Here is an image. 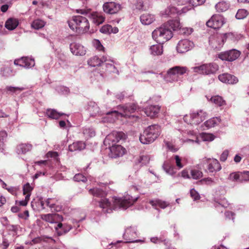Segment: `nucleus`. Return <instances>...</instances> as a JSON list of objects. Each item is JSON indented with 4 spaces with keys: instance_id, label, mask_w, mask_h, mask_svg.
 Returning a JSON list of instances; mask_svg holds the SVG:
<instances>
[{
    "instance_id": "obj_1",
    "label": "nucleus",
    "mask_w": 249,
    "mask_h": 249,
    "mask_svg": "<svg viewBox=\"0 0 249 249\" xmlns=\"http://www.w3.org/2000/svg\"><path fill=\"white\" fill-rule=\"evenodd\" d=\"M106 187L105 185L100 186L89 190V193L92 194L95 200L98 202L99 207L104 213H111L113 210H125L132 205L138 199V197H133L128 194L122 197L114 196L111 199L105 197L106 195Z\"/></svg>"
},
{
    "instance_id": "obj_2",
    "label": "nucleus",
    "mask_w": 249,
    "mask_h": 249,
    "mask_svg": "<svg viewBox=\"0 0 249 249\" xmlns=\"http://www.w3.org/2000/svg\"><path fill=\"white\" fill-rule=\"evenodd\" d=\"M118 110H112L106 113V117L103 118V122L113 123L119 116L128 115L129 113H133L137 109V106L134 103H128L117 107Z\"/></svg>"
},
{
    "instance_id": "obj_3",
    "label": "nucleus",
    "mask_w": 249,
    "mask_h": 249,
    "mask_svg": "<svg viewBox=\"0 0 249 249\" xmlns=\"http://www.w3.org/2000/svg\"><path fill=\"white\" fill-rule=\"evenodd\" d=\"M161 131L160 126L154 124L147 126L139 137L140 142L144 144L153 142L160 135Z\"/></svg>"
},
{
    "instance_id": "obj_4",
    "label": "nucleus",
    "mask_w": 249,
    "mask_h": 249,
    "mask_svg": "<svg viewBox=\"0 0 249 249\" xmlns=\"http://www.w3.org/2000/svg\"><path fill=\"white\" fill-rule=\"evenodd\" d=\"M68 24L72 31L78 34L87 32L89 28V24L87 18L81 16H73L72 19L68 21Z\"/></svg>"
},
{
    "instance_id": "obj_5",
    "label": "nucleus",
    "mask_w": 249,
    "mask_h": 249,
    "mask_svg": "<svg viewBox=\"0 0 249 249\" xmlns=\"http://www.w3.org/2000/svg\"><path fill=\"white\" fill-rule=\"evenodd\" d=\"M172 37V31L165 23L157 28L152 32V37L157 43H164Z\"/></svg>"
},
{
    "instance_id": "obj_6",
    "label": "nucleus",
    "mask_w": 249,
    "mask_h": 249,
    "mask_svg": "<svg viewBox=\"0 0 249 249\" xmlns=\"http://www.w3.org/2000/svg\"><path fill=\"white\" fill-rule=\"evenodd\" d=\"M189 71L186 67L177 66L169 69L165 75L164 79L170 82L178 81V76L188 73Z\"/></svg>"
},
{
    "instance_id": "obj_7",
    "label": "nucleus",
    "mask_w": 249,
    "mask_h": 249,
    "mask_svg": "<svg viewBox=\"0 0 249 249\" xmlns=\"http://www.w3.org/2000/svg\"><path fill=\"white\" fill-rule=\"evenodd\" d=\"M139 235L140 233L137 227L131 226L125 229L123 237L125 243H140L141 244L145 243L144 238L142 239H136Z\"/></svg>"
},
{
    "instance_id": "obj_8",
    "label": "nucleus",
    "mask_w": 249,
    "mask_h": 249,
    "mask_svg": "<svg viewBox=\"0 0 249 249\" xmlns=\"http://www.w3.org/2000/svg\"><path fill=\"white\" fill-rule=\"evenodd\" d=\"M207 116L206 112L203 110H198L190 113L189 115H185L183 120L188 124L197 125L204 121Z\"/></svg>"
},
{
    "instance_id": "obj_9",
    "label": "nucleus",
    "mask_w": 249,
    "mask_h": 249,
    "mask_svg": "<svg viewBox=\"0 0 249 249\" xmlns=\"http://www.w3.org/2000/svg\"><path fill=\"white\" fill-rule=\"evenodd\" d=\"M200 165L209 173L217 172L221 169V166L215 159L204 158L200 161Z\"/></svg>"
},
{
    "instance_id": "obj_10",
    "label": "nucleus",
    "mask_w": 249,
    "mask_h": 249,
    "mask_svg": "<svg viewBox=\"0 0 249 249\" xmlns=\"http://www.w3.org/2000/svg\"><path fill=\"white\" fill-rule=\"evenodd\" d=\"M126 138L125 134L123 132L113 131L107 135L104 141V144L108 146V148L117 144L121 140H124Z\"/></svg>"
},
{
    "instance_id": "obj_11",
    "label": "nucleus",
    "mask_w": 249,
    "mask_h": 249,
    "mask_svg": "<svg viewBox=\"0 0 249 249\" xmlns=\"http://www.w3.org/2000/svg\"><path fill=\"white\" fill-rule=\"evenodd\" d=\"M194 72L206 75L214 74L219 69V66L214 63L203 64L192 68Z\"/></svg>"
},
{
    "instance_id": "obj_12",
    "label": "nucleus",
    "mask_w": 249,
    "mask_h": 249,
    "mask_svg": "<svg viewBox=\"0 0 249 249\" xmlns=\"http://www.w3.org/2000/svg\"><path fill=\"white\" fill-rule=\"evenodd\" d=\"M241 52L236 49H231L222 52L218 54V57L223 61L232 62L240 55Z\"/></svg>"
},
{
    "instance_id": "obj_13",
    "label": "nucleus",
    "mask_w": 249,
    "mask_h": 249,
    "mask_svg": "<svg viewBox=\"0 0 249 249\" xmlns=\"http://www.w3.org/2000/svg\"><path fill=\"white\" fill-rule=\"evenodd\" d=\"M14 64L16 66L29 69L35 66V61L34 58L32 57L24 56L15 59Z\"/></svg>"
},
{
    "instance_id": "obj_14",
    "label": "nucleus",
    "mask_w": 249,
    "mask_h": 249,
    "mask_svg": "<svg viewBox=\"0 0 249 249\" xmlns=\"http://www.w3.org/2000/svg\"><path fill=\"white\" fill-rule=\"evenodd\" d=\"M224 42V36L222 34H216L209 38V44L214 49H220Z\"/></svg>"
},
{
    "instance_id": "obj_15",
    "label": "nucleus",
    "mask_w": 249,
    "mask_h": 249,
    "mask_svg": "<svg viewBox=\"0 0 249 249\" xmlns=\"http://www.w3.org/2000/svg\"><path fill=\"white\" fill-rule=\"evenodd\" d=\"M103 59L104 60V64H103V69H105L106 74L115 73L117 75L119 74V71L114 65V62L111 60L109 56L104 55Z\"/></svg>"
},
{
    "instance_id": "obj_16",
    "label": "nucleus",
    "mask_w": 249,
    "mask_h": 249,
    "mask_svg": "<svg viewBox=\"0 0 249 249\" xmlns=\"http://www.w3.org/2000/svg\"><path fill=\"white\" fill-rule=\"evenodd\" d=\"M87 110L89 112L91 116L95 117L97 116H101L104 115L102 118L101 122L103 121V118L106 117V113L108 112H104L100 110V108L97 104L94 102L90 101L88 104Z\"/></svg>"
},
{
    "instance_id": "obj_17",
    "label": "nucleus",
    "mask_w": 249,
    "mask_h": 249,
    "mask_svg": "<svg viewBox=\"0 0 249 249\" xmlns=\"http://www.w3.org/2000/svg\"><path fill=\"white\" fill-rule=\"evenodd\" d=\"M194 44L192 41L184 39L180 40L178 43L176 49L178 53H183L188 52L193 48Z\"/></svg>"
},
{
    "instance_id": "obj_18",
    "label": "nucleus",
    "mask_w": 249,
    "mask_h": 249,
    "mask_svg": "<svg viewBox=\"0 0 249 249\" xmlns=\"http://www.w3.org/2000/svg\"><path fill=\"white\" fill-rule=\"evenodd\" d=\"M225 23L224 18L220 15L213 16L207 22L208 27L214 29L221 27Z\"/></svg>"
},
{
    "instance_id": "obj_19",
    "label": "nucleus",
    "mask_w": 249,
    "mask_h": 249,
    "mask_svg": "<svg viewBox=\"0 0 249 249\" xmlns=\"http://www.w3.org/2000/svg\"><path fill=\"white\" fill-rule=\"evenodd\" d=\"M103 8L105 13L114 14L121 10V6L120 4L114 2H107L103 4Z\"/></svg>"
},
{
    "instance_id": "obj_20",
    "label": "nucleus",
    "mask_w": 249,
    "mask_h": 249,
    "mask_svg": "<svg viewBox=\"0 0 249 249\" xmlns=\"http://www.w3.org/2000/svg\"><path fill=\"white\" fill-rule=\"evenodd\" d=\"M70 49L71 53L76 56H83L86 53V48L82 44L76 42L71 43Z\"/></svg>"
},
{
    "instance_id": "obj_21",
    "label": "nucleus",
    "mask_w": 249,
    "mask_h": 249,
    "mask_svg": "<svg viewBox=\"0 0 249 249\" xmlns=\"http://www.w3.org/2000/svg\"><path fill=\"white\" fill-rule=\"evenodd\" d=\"M109 156L111 158H116L123 156L125 152V149L121 145L116 144L111 146L110 148Z\"/></svg>"
},
{
    "instance_id": "obj_22",
    "label": "nucleus",
    "mask_w": 249,
    "mask_h": 249,
    "mask_svg": "<svg viewBox=\"0 0 249 249\" xmlns=\"http://www.w3.org/2000/svg\"><path fill=\"white\" fill-rule=\"evenodd\" d=\"M218 79L222 83L228 84H235L238 82V79L234 75L224 73L218 75Z\"/></svg>"
},
{
    "instance_id": "obj_23",
    "label": "nucleus",
    "mask_w": 249,
    "mask_h": 249,
    "mask_svg": "<svg viewBox=\"0 0 249 249\" xmlns=\"http://www.w3.org/2000/svg\"><path fill=\"white\" fill-rule=\"evenodd\" d=\"M41 218L42 220L51 223H55L56 219L63 220L62 216L58 214H44L41 215Z\"/></svg>"
},
{
    "instance_id": "obj_24",
    "label": "nucleus",
    "mask_w": 249,
    "mask_h": 249,
    "mask_svg": "<svg viewBox=\"0 0 249 249\" xmlns=\"http://www.w3.org/2000/svg\"><path fill=\"white\" fill-rule=\"evenodd\" d=\"M160 107L157 105H151L145 108V114L151 118L155 117L159 112Z\"/></svg>"
},
{
    "instance_id": "obj_25",
    "label": "nucleus",
    "mask_w": 249,
    "mask_h": 249,
    "mask_svg": "<svg viewBox=\"0 0 249 249\" xmlns=\"http://www.w3.org/2000/svg\"><path fill=\"white\" fill-rule=\"evenodd\" d=\"M158 43L151 46L149 48L150 53L153 56L160 55L163 53V43Z\"/></svg>"
},
{
    "instance_id": "obj_26",
    "label": "nucleus",
    "mask_w": 249,
    "mask_h": 249,
    "mask_svg": "<svg viewBox=\"0 0 249 249\" xmlns=\"http://www.w3.org/2000/svg\"><path fill=\"white\" fill-rule=\"evenodd\" d=\"M90 17L93 22L97 25H99L104 22L105 18L102 13L97 12H92L90 15Z\"/></svg>"
},
{
    "instance_id": "obj_27",
    "label": "nucleus",
    "mask_w": 249,
    "mask_h": 249,
    "mask_svg": "<svg viewBox=\"0 0 249 249\" xmlns=\"http://www.w3.org/2000/svg\"><path fill=\"white\" fill-rule=\"evenodd\" d=\"M88 65L91 67H96L98 66H101L103 67L104 64V60L103 59V56L101 58H99L97 56H94L90 58L88 61Z\"/></svg>"
},
{
    "instance_id": "obj_28",
    "label": "nucleus",
    "mask_w": 249,
    "mask_h": 249,
    "mask_svg": "<svg viewBox=\"0 0 249 249\" xmlns=\"http://www.w3.org/2000/svg\"><path fill=\"white\" fill-rule=\"evenodd\" d=\"M231 6L230 3L228 1L221 0L215 5V9L218 12H224L228 10Z\"/></svg>"
},
{
    "instance_id": "obj_29",
    "label": "nucleus",
    "mask_w": 249,
    "mask_h": 249,
    "mask_svg": "<svg viewBox=\"0 0 249 249\" xmlns=\"http://www.w3.org/2000/svg\"><path fill=\"white\" fill-rule=\"evenodd\" d=\"M214 205L218 211H220L221 207L227 208L229 205L228 201L225 198L214 197Z\"/></svg>"
},
{
    "instance_id": "obj_30",
    "label": "nucleus",
    "mask_w": 249,
    "mask_h": 249,
    "mask_svg": "<svg viewBox=\"0 0 249 249\" xmlns=\"http://www.w3.org/2000/svg\"><path fill=\"white\" fill-rule=\"evenodd\" d=\"M149 203L156 209L158 207H160L161 209H165L170 205L169 202L158 199L151 200L149 201Z\"/></svg>"
},
{
    "instance_id": "obj_31",
    "label": "nucleus",
    "mask_w": 249,
    "mask_h": 249,
    "mask_svg": "<svg viewBox=\"0 0 249 249\" xmlns=\"http://www.w3.org/2000/svg\"><path fill=\"white\" fill-rule=\"evenodd\" d=\"M206 97L208 101H211L217 106L222 107L225 105V101L220 96L216 95L210 97L206 95Z\"/></svg>"
},
{
    "instance_id": "obj_32",
    "label": "nucleus",
    "mask_w": 249,
    "mask_h": 249,
    "mask_svg": "<svg viewBox=\"0 0 249 249\" xmlns=\"http://www.w3.org/2000/svg\"><path fill=\"white\" fill-rule=\"evenodd\" d=\"M86 144L82 141H78L73 142L72 144L69 145V150L71 152L75 151H81L85 148Z\"/></svg>"
},
{
    "instance_id": "obj_33",
    "label": "nucleus",
    "mask_w": 249,
    "mask_h": 249,
    "mask_svg": "<svg viewBox=\"0 0 249 249\" xmlns=\"http://www.w3.org/2000/svg\"><path fill=\"white\" fill-rule=\"evenodd\" d=\"M32 148V145L29 143H21L18 145L16 148L18 154H24L30 151Z\"/></svg>"
},
{
    "instance_id": "obj_34",
    "label": "nucleus",
    "mask_w": 249,
    "mask_h": 249,
    "mask_svg": "<svg viewBox=\"0 0 249 249\" xmlns=\"http://www.w3.org/2000/svg\"><path fill=\"white\" fill-rule=\"evenodd\" d=\"M140 20L143 25H149L155 20V17L150 14H144L140 17Z\"/></svg>"
},
{
    "instance_id": "obj_35",
    "label": "nucleus",
    "mask_w": 249,
    "mask_h": 249,
    "mask_svg": "<svg viewBox=\"0 0 249 249\" xmlns=\"http://www.w3.org/2000/svg\"><path fill=\"white\" fill-rule=\"evenodd\" d=\"M100 31L104 34H110L111 33H117L119 30L116 27H112L110 25L106 24L101 28Z\"/></svg>"
},
{
    "instance_id": "obj_36",
    "label": "nucleus",
    "mask_w": 249,
    "mask_h": 249,
    "mask_svg": "<svg viewBox=\"0 0 249 249\" xmlns=\"http://www.w3.org/2000/svg\"><path fill=\"white\" fill-rule=\"evenodd\" d=\"M165 24L171 30H173L174 31H179L180 28L181 26V24L178 19L170 20L165 23Z\"/></svg>"
},
{
    "instance_id": "obj_37",
    "label": "nucleus",
    "mask_w": 249,
    "mask_h": 249,
    "mask_svg": "<svg viewBox=\"0 0 249 249\" xmlns=\"http://www.w3.org/2000/svg\"><path fill=\"white\" fill-rule=\"evenodd\" d=\"M18 25V21L16 18H10L7 20L5 23V27L9 30H13Z\"/></svg>"
},
{
    "instance_id": "obj_38",
    "label": "nucleus",
    "mask_w": 249,
    "mask_h": 249,
    "mask_svg": "<svg viewBox=\"0 0 249 249\" xmlns=\"http://www.w3.org/2000/svg\"><path fill=\"white\" fill-rule=\"evenodd\" d=\"M220 122V119L218 117H213L206 121L204 123V126L207 129H209L217 125Z\"/></svg>"
},
{
    "instance_id": "obj_39",
    "label": "nucleus",
    "mask_w": 249,
    "mask_h": 249,
    "mask_svg": "<svg viewBox=\"0 0 249 249\" xmlns=\"http://www.w3.org/2000/svg\"><path fill=\"white\" fill-rule=\"evenodd\" d=\"M46 113L49 118L55 120L59 119L60 117L63 114V113L57 112L54 109H47Z\"/></svg>"
},
{
    "instance_id": "obj_40",
    "label": "nucleus",
    "mask_w": 249,
    "mask_h": 249,
    "mask_svg": "<svg viewBox=\"0 0 249 249\" xmlns=\"http://www.w3.org/2000/svg\"><path fill=\"white\" fill-rule=\"evenodd\" d=\"M179 11L178 10V8L176 7L175 6H170L168 7L162 13V16H170L171 17L175 14L178 15V12Z\"/></svg>"
},
{
    "instance_id": "obj_41",
    "label": "nucleus",
    "mask_w": 249,
    "mask_h": 249,
    "mask_svg": "<svg viewBox=\"0 0 249 249\" xmlns=\"http://www.w3.org/2000/svg\"><path fill=\"white\" fill-rule=\"evenodd\" d=\"M82 133L85 139H89L95 135V131L92 127H86L82 129Z\"/></svg>"
},
{
    "instance_id": "obj_42",
    "label": "nucleus",
    "mask_w": 249,
    "mask_h": 249,
    "mask_svg": "<svg viewBox=\"0 0 249 249\" xmlns=\"http://www.w3.org/2000/svg\"><path fill=\"white\" fill-rule=\"evenodd\" d=\"M223 35L224 36V41L228 39L234 42L240 39L242 37L241 35L233 33H228Z\"/></svg>"
},
{
    "instance_id": "obj_43",
    "label": "nucleus",
    "mask_w": 249,
    "mask_h": 249,
    "mask_svg": "<svg viewBox=\"0 0 249 249\" xmlns=\"http://www.w3.org/2000/svg\"><path fill=\"white\" fill-rule=\"evenodd\" d=\"M24 89H25L23 87H16L12 86H7L5 89L7 93L11 95H17Z\"/></svg>"
},
{
    "instance_id": "obj_44",
    "label": "nucleus",
    "mask_w": 249,
    "mask_h": 249,
    "mask_svg": "<svg viewBox=\"0 0 249 249\" xmlns=\"http://www.w3.org/2000/svg\"><path fill=\"white\" fill-rule=\"evenodd\" d=\"M45 25V22L43 20L40 19H36L32 23L31 27L35 29L39 30L43 28Z\"/></svg>"
},
{
    "instance_id": "obj_45",
    "label": "nucleus",
    "mask_w": 249,
    "mask_h": 249,
    "mask_svg": "<svg viewBox=\"0 0 249 249\" xmlns=\"http://www.w3.org/2000/svg\"><path fill=\"white\" fill-rule=\"evenodd\" d=\"M150 241L154 244H159L163 243L164 245L167 246L169 244L168 240L163 237H152L150 238Z\"/></svg>"
},
{
    "instance_id": "obj_46",
    "label": "nucleus",
    "mask_w": 249,
    "mask_h": 249,
    "mask_svg": "<svg viewBox=\"0 0 249 249\" xmlns=\"http://www.w3.org/2000/svg\"><path fill=\"white\" fill-rule=\"evenodd\" d=\"M7 134L6 131H0V150L1 152L4 150V142L7 137Z\"/></svg>"
},
{
    "instance_id": "obj_47",
    "label": "nucleus",
    "mask_w": 249,
    "mask_h": 249,
    "mask_svg": "<svg viewBox=\"0 0 249 249\" xmlns=\"http://www.w3.org/2000/svg\"><path fill=\"white\" fill-rule=\"evenodd\" d=\"M249 181V171L239 172V182Z\"/></svg>"
},
{
    "instance_id": "obj_48",
    "label": "nucleus",
    "mask_w": 249,
    "mask_h": 249,
    "mask_svg": "<svg viewBox=\"0 0 249 249\" xmlns=\"http://www.w3.org/2000/svg\"><path fill=\"white\" fill-rule=\"evenodd\" d=\"M191 178L194 179H197L203 176L201 171L197 169H192L190 171Z\"/></svg>"
},
{
    "instance_id": "obj_49",
    "label": "nucleus",
    "mask_w": 249,
    "mask_h": 249,
    "mask_svg": "<svg viewBox=\"0 0 249 249\" xmlns=\"http://www.w3.org/2000/svg\"><path fill=\"white\" fill-rule=\"evenodd\" d=\"M200 138L203 141L211 142L214 139V136L210 133H202L200 136Z\"/></svg>"
},
{
    "instance_id": "obj_50",
    "label": "nucleus",
    "mask_w": 249,
    "mask_h": 249,
    "mask_svg": "<svg viewBox=\"0 0 249 249\" xmlns=\"http://www.w3.org/2000/svg\"><path fill=\"white\" fill-rule=\"evenodd\" d=\"M248 15V12L245 9H239L236 14V18L238 19H242L245 18Z\"/></svg>"
},
{
    "instance_id": "obj_51",
    "label": "nucleus",
    "mask_w": 249,
    "mask_h": 249,
    "mask_svg": "<svg viewBox=\"0 0 249 249\" xmlns=\"http://www.w3.org/2000/svg\"><path fill=\"white\" fill-rule=\"evenodd\" d=\"M194 29L191 27H181L180 28L179 33L185 36L191 35L193 32Z\"/></svg>"
},
{
    "instance_id": "obj_52",
    "label": "nucleus",
    "mask_w": 249,
    "mask_h": 249,
    "mask_svg": "<svg viewBox=\"0 0 249 249\" xmlns=\"http://www.w3.org/2000/svg\"><path fill=\"white\" fill-rule=\"evenodd\" d=\"M164 142L165 143L167 148L170 151L173 152H175L178 150V147H176L172 142L165 140L164 141Z\"/></svg>"
},
{
    "instance_id": "obj_53",
    "label": "nucleus",
    "mask_w": 249,
    "mask_h": 249,
    "mask_svg": "<svg viewBox=\"0 0 249 249\" xmlns=\"http://www.w3.org/2000/svg\"><path fill=\"white\" fill-rule=\"evenodd\" d=\"M33 188L30 185L29 183H27L24 185L23 187V194L25 195H30L31 196V192L33 190Z\"/></svg>"
},
{
    "instance_id": "obj_54",
    "label": "nucleus",
    "mask_w": 249,
    "mask_h": 249,
    "mask_svg": "<svg viewBox=\"0 0 249 249\" xmlns=\"http://www.w3.org/2000/svg\"><path fill=\"white\" fill-rule=\"evenodd\" d=\"M200 181L203 184L210 186H213L216 184L215 181L211 178H204L202 179Z\"/></svg>"
},
{
    "instance_id": "obj_55",
    "label": "nucleus",
    "mask_w": 249,
    "mask_h": 249,
    "mask_svg": "<svg viewBox=\"0 0 249 249\" xmlns=\"http://www.w3.org/2000/svg\"><path fill=\"white\" fill-rule=\"evenodd\" d=\"M190 196L194 201L199 200L200 198L199 193L194 188L190 191Z\"/></svg>"
},
{
    "instance_id": "obj_56",
    "label": "nucleus",
    "mask_w": 249,
    "mask_h": 249,
    "mask_svg": "<svg viewBox=\"0 0 249 249\" xmlns=\"http://www.w3.org/2000/svg\"><path fill=\"white\" fill-rule=\"evenodd\" d=\"M73 180L77 182L82 181L85 182L87 181V178L85 177L83 174H77L74 176Z\"/></svg>"
},
{
    "instance_id": "obj_57",
    "label": "nucleus",
    "mask_w": 249,
    "mask_h": 249,
    "mask_svg": "<svg viewBox=\"0 0 249 249\" xmlns=\"http://www.w3.org/2000/svg\"><path fill=\"white\" fill-rule=\"evenodd\" d=\"M229 179L232 181L239 182V172L231 173Z\"/></svg>"
},
{
    "instance_id": "obj_58",
    "label": "nucleus",
    "mask_w": 249,
    "mask_h": 249,
    "mask_svg": "<svg viewBox=\"0 0 249 249\" xmlns=\"http://www.w3.org/2000/svg\"><path fill=\"white\" fill-rule=\"evenodd\" d=\"M92 44L93 46L98 51H104V47L101 44L100 41L98 39H94L92 41Z\"/></svg>"
},
{
    "instance_id": "obj_59",
    "label": "nucleus",
    "mask_w": 249,
    "mask_h": 249,
    "mask_svg": "<svg viewBox=\"0 0 249 249\" xmlns=\"http://www.w3.org/2000/svg\"><path fill=\"white\" fill-rule=\"evenodd\" d=\"M150 160V157L148 155H142L140 157L139 162L142 164H146L148 163Z\"/></svg>"
},
{
    "instance_id": "obj_60",
    "label": "nucleus",
    "mask_w": 249,
    "mask_h": 249,
    "mask_svg": "<svg viewBox=\"0 0 249 249\" xmlns=\"http://www.w3.org/2000/svg\"><path fill=\"white\" fill-rule=\"evenodd\" d=\"M7 228L9 231H12L15 234H17V231L19 228V226L18 225H11L7 224Z\"/></svg>"
},
{
    "instance_id": "obj_61",
    "label": "nucleus",
    "mask_w": 249,
    "mask_h": 249,
    "mask_svg": "<svg viewBox=\"0 0 249 249\" xmlns=\"http://www.w3.org/2000/svg\"><path fill=\"white\" fill-rule=\"evenodd\" d=\"M206 0H189V3L192 6H197L204 3Z\"/></svg>"
},
{
    "instance_id": "obj_62",
    "label": "nucleus",
    "mask_w": 249,
    "mask_h": 249,
    "mask_svg": "<svg viewBox=\"0 0 249 249\" xmlns=\"http://www.w3.org/2000/svg\"><path fill=\"white\" fill-rule=\"evenodd\" d=\"M193 6L190 5V4L188 6H184L181 9L178 8V10L179 11L178 12V15H180L182 13H185L189 10H191Z\"/></svg>"
},
{
    "instance_id": "obj_63",
    "label": "nucleus",
    "mask_w": 249,
    "mask_h": 249,
    "mask_svg": "<svg viewBox=\"0 0 249 249\" xmlns=\"http://www.w3.org/2000/svg\"><path fill=\"white\" fill-rule=\"evenodd\" d=\"M86 218V214L84 213H81V216L80 217H75L72 219V222L74 224L75 223H77L80 221H83Z\"/></svg>"
},
{
    "instance_id": "obj_64",
    "label": "nucleus",
    "mask_w": 249,
    "mask_h": 249,
    "mask_svg": "<svg viewBox=\"0 0 249 249\" xmlns=\"http://www.w3.org/2000/svg\"><path fill=\"white\" fill-rule=\"evenodd\" d=\"M47 158H53L54 159L57 160L59 156L58 153L55 151H49L46 154Z\"/></svg>"
}]
</instances>
